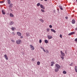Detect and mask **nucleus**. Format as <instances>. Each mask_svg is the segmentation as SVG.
Listing matches in <instances>:
<instances>
[{
    "mask_svg": "<svg viewBox=\"0 0 77 77\" xmlns=\"http://www.w3.org/2000/svg\"><path fill=\"white\" fill-rule=\"evenodd\" d=\"M40 5H41V4H40V3H38L37 5V6H40Z\"/></svg>",
    "mask_w": 77,
    "mask_h": 77,
    "instance_id": "23",
    "label": "nucleus"
},
{
    "mask_svg": "<svg viewBox=\"0 0 77 77\" xmlns=\"http://www.w3.org/2000/svg\"><path fill=\"white\" fill-rule=\"evenodd\" d=\"M10 9L11 10V8H10Z\"/></svg>",
    "mask_w": 77,
    "mask_h": 77,
    "instance_id": "50",
    "label": "nucleus"
},
{
    "mask_svg": "<svg viewBox=\"0 0 77 77\" xmlns=\"http://www.w3.org/2000/svg\"><path fill=\"white\" fill-rule=\"evenodd\" d=\"M11 10L12 11V9H11Z\"/></svg>",
    "mask_w": 77,
    "mask_h": 77,
    "instance_id": "51",
    "label": "nucleus"
},
{
    "mask_svg": "<svg viewBox=\"0 0 77 77\" xmlns=\"http://www.w3.org/2000/svg\"><path fill=\"white\" fill-rule=\"evenodd\" d=\"M30 47L31 48V50H33L34 49H35V48H34V47H33L32 45H30Z\"/></svg>",
    "mask_w": 77,
    "mask_h": 77,
    "instance_id": "6",
    "label": "nucleus"
},
{
    "mask_svg": "<svg viewBox=\"0 0 77 77\" xmlns=\"http://www.w3.org/2000/svg\"><path fill=\"white\" fill-rule=\"evenodd\" d=\"M51 66H53V64H54V62L53 61H52L51 62Z\"/></svg>",
    "mask_w": 77,
    "mask_h": 77,
    "instance_id": "9",
    "label": "nucleus"
},
{
    "mask_svg": "<svg viewBox=\"0 0 77 77\" xmlns=\"http://www.w3.org/2000/svg\"><path fill=\"white\" fill-rule=\"evenodd\" d=\"M65 18L66 19H68V18L67 17H66Z\"/></svg>",
    "mask_w": 77,
    "mask_h": 77,
    "instance_id": "42",
    "label": "nucleus"
},
{
    "mask_svg": "<svg viewBox=\"0 0 77 77\" xmlns=\"http://www.w3.org/2000/svg\"><path fill=\"white\" fill-rule=\"evenodd\" d=\"M41 1H43V0H40Z\"/></svg>",
    "mask_w": 77,
    "mask_h": 77,
    "instance_id": "48",
    "label": "nucleus"
},
{
    "mask_svg": "<svg viewBox=\"0 0 77 77\" xmlns=\"http://www.w3.org/2000/svg\"><path fill=\"white\" fill-rule=\"evenodd\" d=\"M26 36H30V34H29V33H26Z\"/></svg>",
    "mask_w": 77,
    "mask_h": 77,
    "instance_id": "19",
    "label": "nucleus"
},
{
    "mask_svg": "<svg viewBox=\"0 0 77 77\" xmlns=\"http://www.w3.org/2000/svg\"><path fill=\"white\" fill-rule=\"evenodd\" d=\"M55 71L57 72L59 70V69L60 68V66L58 64H56L55 66Z\"/></svg>",
    "mask_w": 77,
    "mask_h": 77,
    "instance_id": "1",
    "label": "nucleus"
},
{
    "mask_svg": "<svg viewBox=\"0 0 77 77\" xmlns=\"http://www.w3.org/2000/svg\"><path fill=\"white\" fill-rule=\"evenodd\" d=\"M9 7L10 8H12V4H11L10 5Z\"/></svg>",
    "mask_w": 77,
    "mask_h": 77,
    "instance_id": "24",
    "label": "nucleus"
},
{
    "mask_svg": "<svg viewBox=\"0 0 77 77\" xmlns=\"http://www.w3.org/2000/svg\"><path fill=\"white\" fill-rule=\"evenodd\" d=\"M51 32H54V33H56V31H55V30H54L53 29H51Z\"/></svg>",
    "mask_w": 77,
    "mask_h": 77,
    "instance_id": "12",
    "label": "nucleus"
},
{
    "mask_svg": "<svg viewBox=\"0 0 77 77\" xmlns=\"http://www.w3.org/2000/svg\"><path fill=\"white\" fill-rule=\"evenodd\" d=\"M63 74H66V72L65 71H63Z\"/></svg>",
    "mask_w": 77,
    "mask_h": 77,
    "instance_id": "26",
    "label": "nucleus"
},
{
    "mask_svg": "<svg viewBox=\"0 0 77 77\" xmlns=\"http://www.w3.org/2000/svg\"><path fill=\"white\" fill-rule=\"evenodd\" d=\"M11 29L13 31H14V30H15V29H16V28L14 27H12L11 28Z\"/></svg>",
    "mask_w": 77,
    "mask_h": 77,
    "instance_id": "16",
    "label": "nucleus"
},
{
    "mask_svg": "<svg viewBox=\"0 0 77 77\" xmlns=\"http://www.w3.org/2000/svg\"><path fill=\"white\" fill-rule=\"evenodd\" d=\"M33 61H35V59L34 58H32V61L33 62Z\"/></svg>",
    "mask_w": 77,
    "mask_h": 77,
    "instance_id": "28",
    "label": "nucleus"
},
{
    "mask_svg": "<svg viewBox=\"0 0 77 77\" xmlns=\"http://www.w3.org/2000/svg\"><path fill=\"white\" fill-rule=\"evenodd\" d=\"M49 27H50V28H52V26L51 25H50Z\"/></svg>",
    "mask_w": 77,
    "mask_h": 77,
    "instance_id": "32",
    "label": "nucleus"
},
{
    "mask_svg": "<svg viewBox=\"0 0 77 77\" xmlns=\"http://www.w3.org/2000/svg\"><path fill=\"white\" fill-rule=\"evenodd\" d=\"M44 1H45V2H47V0H44Z\"/></svg>",
    "mask_w": 77,
    "mask_h": 77,
    "instance_id": "45",
    "label": "nucleus"
},
{
    "mask_svg": "<svg viewBox=\"0 0 77 77\" xmlns=\"http://www.w3.org/2000/svg\"><path fill=\"white\" fill-rule=\"evenodd\" d=\"M4 3V2H2V1L0 2V3Z\"/></svg>",
    "mask_w": 77,
    "mask_h": 77,
    "instance_id": "39",
    "label": "nucleus"
},
{
    "mask_svg": "<svg viewBox=\"0 0 77 77\" xmlns=\"http://www.w3.org/2000/svg\"><path fill=\"white\" fill-rule=\"evenodd\" d=\"M60 52L61 54V56H62L63 57H64V56H65V54H64L62 51H61Z\"/></svg>",
    "mask_w": 77,
    "mask_h": 77,
    "instance_id": "5",
    "label": "nucleus"
},
{
    "mask_svg": "<svg viewBox=\"0 0 77 77\" xmlns=\"http://www.w3.org/2000/svg\"><path fill=\"white\" fill-rule=\"evenodd\" d=\"M11 34H12V35H15V33L14 32H12Z\"/></svg>",
    "mask_w": 77,
    "mask_h": 77,
    "instance_id": "29",
    "label": "nucleus"
},
{
    "mask_svg": "<svg viewBox=\"0 0 77 77\" xmlns=\"http://www.w3.org/2000/svg\"><path fill=\"white\" fill-rule=\"evenodd\" d=\"M75 41V42H77V38H76L75 40H74Z\"/></svg>",
    "mask_w": 77,
    "mask_h": 77,
    "instance_id": "33",
    "label": "nucleus"
},
{
    "mask_svg": "<svg viewBox=\"0 0 77 77\" xmlns=\"http://www.w3.org/2000/svg\"><path fill=\"white\" fill-rule=\"evenodd\" d=\"M54 11V12H55V11Z\"/></svg>",
    "mask_w": 77,
    "mask_h": 77,
    "instance_id": "52",
    "label": "nucleus"
},
{
    "mask_svg": "<svg viewBox=\"0 0 77 77\" xmlns=\"http://www.w3.org/2000/svg\"><path fill=\"white\" fill-rule=\"evenodd\" d=\"M4 56L6 59V60H8V57H7V55H6V54H5L4 55Z\"/></svg>",
    "mask_w": 77,
    "mask_h": 77,
    "instance_id": "11",
    "label": "nucleus"
},
{
    "mask_svg": "<svg viewBox=\"0 0 77 77\" xmlns=\"http://www.w3.org/2000/svg\"><path fill=\"white\" fill-rule=\"evenodd\" d=\"M75 71L76 72H77V69L76 68H75Z\"/></svg>",
    "mask_w": 77,
    "mask_h": 77,
    "instance_id": "37",
    "label": "nucleus"
},
{
    "mask_svg": "<svg viewBox=\"0 0 77 77\" xmlns=\"http://www.w3.org/2000/svg\"><path fill=\"white\" fill-rule=\"evenodd\" d=\"M64 57H62L61 58L62 59V60H63L64 59V58H63Z\"/></svg>",
    "mask_w": 77,
    "mask_h": 77,
    "instance_id": "35",
    "label": "nucleus"
},
{
    "mask_svg": "<svg viewBox=\"0 0 77 77\" xmlns=\"http://www.w3.org/2000/svg\"><path fill=\"white\" fill-rule=\"evenodd\" d=\"M43 50L44 51V52H45V53L46 52V51H45V49H44V48L43 49Z\"/></svg>",
    "mask_w": 77,
    "mask_h": 77,
    "instance_id": "38",
    "label": "nucleus"
},
{
    "mask_svg": "<svg viewBox=\"0 0 77 77\" xmlns=\"http://www.w3.org/2000/svg\"><path fill=\"white\" fill-rule=\"evenodd\" d=\"M72 24H75V20L73 19L72 20Z\"/></svg>",
    "mask_w": 77,
    "mask_h": 77,
    "instance_id": "17",
    "label": "nucleus"
},
{
    "mask_svg": "<svg viewBox=\"0 0 77 77\" xmlns=\"http://www.w3.org/2000/svg\"><path fill=\"white\" fill-rule=\"evenodd\" d=\"M47 37L48 39H52V38H53V37H52V36L50 35H48Z\"/></svg>",
    "mask_w": 77,
    "mask_h": 77,
    "instance_id": "3",
    "label": "nucleus"
},
{
    "mask_svg": "<svg viewBox=\"0 0 77 77\" xmlns=\"http://www.w3.org/2000/svg\"><path fill=\"white\" fill-rule=\"evenodd\" d=\"M2 14H3V15H5V11H4L3 10H2Z\"/></svg>",
    "mask_w": 77,
    "mask_h": 77,
    "instance_id": "18",
    "label": "nucleus"
},
{
    "mask_svg": "<svg viewBox=\"0 0 77 77\" xmlns=\"http://www.w3.org/2000/svg\"><path fill=\"white\" fill-rule=\"evenodd\" d=\"M37 65H40V62H39V61L37 62Z\"/></svg>",
    "mask_w": 77,
    "mask_h": 77,
    "instance_id": "21",
    "label": "nucleus"
},
{
    "mask_svg": "<svg viewBox=\"0 0 77 77\" xmlns=\"http://www.w3.org/2000/svg\"><path fill=\"white\" fill-rule=\"evenodd\" d=\"M60 38H62V35L61 34H60Z\"/></svg>",
    "mask_w": 77,
    "mask_h": 77,
    "instance_id": "31",
    "label": "nucleus"
},
{
    "mask_svg": "<svg viewBox=\"0 0 77 77\" xmlns=\"http://www.w3.org/2000/svg\"><path fill=\"white\" fill-rule=\"evenodd\" d=\"M40 8L42 9H45V7H44V6L42 5H40Z\"/></svg>",
    "mask_w": 77,
    "mask_h": 77,
    "instance_id": "8",
    "label": "nucleus"
},
{
    "mask_svg": "<svg viewBox=\"0 0 77 77\" xmlns=\"http://www.w3.org/2000/svg\"><path fill=\"white\" fill-rule=\"evenodd\" d=\"M65 54H67V53H66V52H65Z\"/></svg>",
    "mask_w": 77,
    "mask_h": 77,
    "instance_id": "47",
    "label": "nucleus"
},
{
    "mask_svg": "<svg viewBox=\"0 0 77 77\" xmlns=\"http://www.w3.org/2000/svg\"><path fill=\"white\" fill-rule=\"evenodd\" d=\"M75 32H71L68 34V35L69 36H71V35H74L75 34Z\"/></svg>",
    "mask_w": 77,
    "mask_h": 77,
    "instance_id": "4",
    "label": "nucleus"
},
{
    "mask_svg": "<svg viewBox=\"0 0 77 77\" xmlns=\"http://www.w3.org/2000/svg\"><path fill=\"white\" fill-rule=\"evenodd\" d=\"M75 30H77V27L75 28Z\"/></svg>",
    "mask_w": 77,
    "mask_h": 77,
    "instance_id": "44",
    "label": "nucleus"
},
{
    "mask_svg": "<svg viewBox=\"0 0 77 77\" xmlns=\"http://www.w3.org/2000/svg\"><path fill=\"white\" fill-rule=\"evenodd\" d=\"M16 42L17 44H21V40H17Z\"/></svg>",
    "mask_w": 77,
    "mask_h": 77,
    "instance_id": "2",
    "label": "nucleus"
},
{
    "mask_svg": "<svg viewBox=\"0 0 77 77\" xmlns=\"http://www.w3.org/2000/svg\"><path fill=\"white\" fill-rule=\"evenodd\" d=\"M14 24V22L11 21L9 23V25H13Z\"/></svg>",
    "mask_w": 77,
    "mask_h": 77,
    "instance_id": "10",
    "label": "nucleus"
},
{
    "mask_svg": "<svg viewBox=\"0 0 77 77\" xmlns=\"http://www.w3.org/2000/svg\"><path fill=\"white\" fill-rule=\"evenodd\" d=\"M11 41H12L13 42H15V41H14V40H13V39H11Z\"/></svg>",
    "mask_w": 77,
    "mask_h": 77,
    "instance_id": "34",
    "label": "nucleus"
},
{
    "mask_svg": "<svg viewBox=\"0 0 77 77\" xmlns=\"http://www.w3.org/2000/svg\"><path fill=\"white\" fill-rule=\"evenodd\" d=\"M41 48V49H42L43 50V49H44V48H43L42 47H40Z\"/></svg>",
    "mask_w": 77,
    "mask_h": 77,
    "instance_id": "41",
    "label": "nucleus"
},
{
    "mask_svg": "<svg viewBox=\"0 0 77 77\" xmlns=\"http://www.w3.org/2000/svg\"><path fill=\"white\" fill-rule=\"evenodd\" d=\"M47 31L48 32L49 31H50V29H47Z\"/></svg>",
    "mask_w": 77,
    "mask_h": 77,
    "instance_id": "36",
    "label": "nucleus"
},
{
    "mask_svg": "<svg viewBox=\"0 0 77 77\" xmlns=\"http://www.w3.org/2000/svg\"><path fill=\"white\" fill-rule=\"evenodd\" d=\"M17 34L18 36H21V33H20V32H17Z\"/></svg>",
    "mask_w": 77,
    "mask_h": 77,
    "instance_id": "7",
    "label": "nucleus"
},
{
    "mask_svg": "<svg viewBox=\"0 0 77 77\" xmlns=\"http://www.w3.org/2000/svg\"><path fill=\"white\" fill-rule=\"evenodd\" d=\"M23 38V36H20V38Z\"/></svg>",
    "mask_w": 77,
    "mask_h": 77,
    "instance_id": "43",
    "label": "nucleus"
},
{
    "mask_svg": "<svg viewBox=\"0 0 77 77\" xmlns=\"http://www.w3.org/2000/svg\"><path fill=\"white\" fill-rule=\"evenodd\" d=\"M39 20L41 22H42V23H44V20H42V19H40Z\"/></svg>",
    "mask_w": 77,
    "mask_h": 77,
    "instance_id": "15",
    "label": "nucleus"
},
{
    "mask_svg": "<svg viewBox=\"0 0 77 77\" xmlns=\"http://www.w3.org/2000/svg\"><path fill=\"white\" fill-rule=\"evenodd\" d=\"M21 0V1H23V0Z\"/></svg>",
    "mask_w": 77,
    "mask_h": 77,
    "instance_id": "49",
    "label": "nucleus"
},
{
    "mask_svg": "<svg viewBox=\"0 0 77 77\" xmlns=\"http://www.w3.org/2000/svg\"><path fill=\"white\" fill-rule=\"evenodd\" d=\"M39 43H41V42H42V40H41V39L39 40Z\"/></svg>",
    "mask_w": 77,
    "mask_h": 77,
    "instance_id": "30",
    "label": "nucleus"
},
{
    "mask_svg": "<svg viewBox=\"0 0 77 77\" xmlns=\"http://www.w3.org/2000/svg\"><path fill=\"white\" fill-rule=\"evenodd\" d=\"M73 65V62H72L71 63V64H69L70 66H72Z\"/></svg>",
    "mask_w": 77,
    "mask_h": 77,
    "instance_id": "27",
    "label": "nucleus"
},
{
    "mask_svg": "<svg viewBox=\"0 0 77 77\" xmlns=\"http://www.w3.org/2000/svg\"><path fill=\"white\" fill-rule=\"evenodd\" d=\"M46 53H49V52H48V50H46Z\"/></svg>",
    "mask_w": 77,
    "mask_h": 77,
    "instance_id": "40",
    "label": "nucleus"
},
{
    "mask_svg": "<svg viewBox=\"0 0 77 77\" xmlns=\"http://www.w3.org/2000/svg\"><path fill=\"white\" fill-rule=\"evenodd\" d=\"M59 8L61 10H63V8H62V6L59 5Z\"/></svg>",
    "mask_w": 77,
    "mask_h": 77,
    "instance_id": "14",
    "label": "nucleus"
},
{
    "mask_svg": "<svg viewBox=\"0 0 77 77\" xmlns=\"http://www.w3.org/2000/svg\"><path fill=\"white\" fill-rule=\"evenodd\" d=\"M7 1L8 4H10L11 3V1L10 0H7Z\"/></svg>",
    "mask_w": 77,
    "mask_h": 77,
    "instance_id": "22",
    "label": "nucleus"
},
{
    "mask_svg": "<svg viewBox=\"0 0 77 77\" xmlns=\"http://www.w3.org/2000/svg\"><path fill=\"white\" fill-rule=\"evenodd\" d=\"M10 16L11 17H14V14H12V13H10Z\"/></svg>",
    "mask_w": 77,
    "mask_h": 77,
    "instance_id": "13",
    "label": "nucleus"
},
{
    "mask_svg": "<svg viewBox=\"0 0 77 77\" xmlns=\"http://www.w3.org/2000/svg\"><path fill=\"white\" fill-rule=\"evenodd\" d=\"M45 43H46V44H48V40H45Z\"/></svg>",
    "mask_w": 77,
    "mask_h": 77,
    "instance_id": "20",
    "label": "nucleus"
},
{
    "mask_svg": "<svg viewBox=\"0 0 77 77\" xmlns=\"http://www.w3.org/2000/svg\"><path fill=\"white\" fill-rule=\"evenodd\" d=\"M41 11H42V12H45V11L42 9H41Z\"/></svg>",
    "mask_w": 77,
    "mask_h": 77,
    "instance_id": "25",
    "label": "nucleus"
},
{
    "mask_svg": "<svg viewBox=\"0 0 77 77\" xmlns=\"http://www.w3.org/2000/svg\"><path fill=\"white\" fill-rule=\"evenodd\" d=\"M75 68H77V66H75Z\"/></svg>",
    "mask_w": 77,
    "mask_h": 77,
    "instance_id": "46",
    "label": "nucleus"
}]
</instances>
